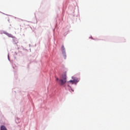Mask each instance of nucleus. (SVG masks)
<instances>
[{"mask_svg":"<svg viewBox=\"0 0 130 130\" xmlns=\"http://www.w3.org/2000/svg\"><path fill=\"white\" fill-rule=\"evenodd\" d=\"M67 83V72H64L61 77H60V80H59V84L60 86H63L64 84Z\"/></svg>","mask_w":130,"mask_h":130,"instance_id":"f257e3e1","label":"nucleus"},{"mask_svg":"<svg viewBox=\"0 0 130 130\" xmlns=\"http://www.w3.org/2000/svg\"><path fill=\"white\" fill-rule=\"evenodd\" d=\"M79 81H78V79H74L73 80H70L68 82L69 83H72V84H77Z\"/></svg>","mask_w":130,"mask_h":130,"instance_id":"f03ea898","label":"nucleus"},{"mask_svg":"<svg viewBox=\"0 0 130 130\" xmlns=\"http://www.w3.org/2000/svg\"><path fill=\"white\" fill-rule=\"evenodd\" d=\"M5 34L7 35V36H8V37H10V38H14V36H12V35L11 34H9L8 32H5Z\"/></svg>","mask_w":130,"mask_h":130,"instance_id":"7ed1b4c3","label":"nucleus"},{"mask_svg":"<svg viewBox=\"0 0 130 130\" xmlns=\"http://www.w3.org/2000/svg\"><path fill=\"white\" fill-rule=\"evenodd\" d=\"M61 50L63 54H66V50L64 49V46H62L61 47Z\"/></svg>","mask_w":130,"mask_h":130,"instance_id":"20e7f679","label":"nucleus"},{"mask_svg":"<svg viewBox=\"0 0 130 130\" xmlns=\"http://www.w3.org/2000/svg\"><path fill=\"white\" fill-rule=\"evenodd\" d=\"M1 130H8L7 128L4 125H2L1 127Z\"/></svg>","mask_w":130,"mask_h":130,"instance_id":"39448f33","label":"nucleus"},{"mask_svg":"<svg viewBox=\"0 0 130 130\" xmlns=\"http://www.w3.org/2000/svg\"><path fill=\"white\" fill-rule=\"evenodd\" d=\"M56 81H58V78H56Z\"/></svg>","mask_w":130,"mask_h":130,"instance_id":"423d86ee","label":"nucleus"}]
</instances>
